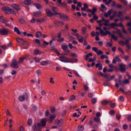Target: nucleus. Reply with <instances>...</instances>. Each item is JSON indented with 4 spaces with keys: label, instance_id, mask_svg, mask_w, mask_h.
<instances>
[{
    "label": "nucleus",
    "instance_id": "412c9836",
    "mask_svg": "<svg viewBox=\"0 0 131 131\" xmlns=\"http://www.w3.org/2000/svg\"><path fill=\"white\" fill-rule=\"evenodd\" d=\"M63 123V121L62 119L58 120L56 123L57 124L60 126H61Z\"/></svg>",
    "mask_w": 131,
    "mask_h": 131
},
{
    "label": "nucleus",
    "instance_id": "0e129e2a",
    "mask_svg": "<svg viewBox=\"0 0 131 131\" xmlns=\"http://www.w3.org/2000/svg\"><path fill=\"white\" fill-rule=\"evenodd\" d=\"M118 50L119 51H120L122 53L124 54V52L123 50H122V48L121 47H118Z\"/></svg>",
    "mask_w": 131,
    "mask_h": 131
},
{
    "label": "nucleus",
    "instance_id": "774afa93",
    "mask_svg": "<svg viewBox=\"0 0 131 131\" xmlns=\"http://www.w3.org/2000/svg\"><path fill=\"white\" fill-rule=\"evenodd\" d=\"M127 119L129 121H131V115H129L128 116Z\"/></svg>",
    "mask_w": 131,
    "mask_h": 131
},
{
    "label": "nucleus",
    "instance_id": "5fc2aeb1",
    "mask_svg": "<svg viewBox=\"0 0 131 131\" xmlns=\"http://www.w3.org/2000/svg\"><path fill=\"white\" fill-rule=\"evenodd\" d=\"M129 83V81L128 79H126L124 80L123 84H128Z\"/></svg>",
    "mask_w": 131,
    "mask_h": 131
},
{
    "label": "nucleus",
    "instance_id": "f03ea898",
    "mask_svg": "<svg viewBox=\"0 0 131 131\" xmlns=\"http://www.w3.org/2000/svg\"><path fill=\"white\" fill-rule=\"evenodd\" d=\"M18 62L16 59H13L11 63L10 64V66L14 69H17L19 66L18 64Z\"/></svg>",
    "mask_w": 131,
    "mask_h": 131
},
{
    "label": "nucleus",
    "instance_id": "c9c22d12",
    "mask_svg": "<svg viewBox=\"0 0 131 131\" xmlns=\"http://www.w3.org/2000/svg\"><path fill=\"white\" fill-rule=\"evenodd\" d=\"M97 11V8H93L92 10V14L93 15H95L94 13L96 12Z\"/></svg>",
    "mask_w": 131,
    "mask_h": 131
},
{
    "label": "nucleus",
    "instance_id": "cd10ccee",
    "mask_svg": "<svg viewBox=\"0 0 131 131\" xmlns=\"http://www.w3.org/2000/svg\"><path fill=\"white\" fill-rule=\"evenodd\" d=\"M14 31L16 32L19 35L20 34V32L19 31V29L17 27H15L14 28Z\"/></svg>",
    "mask_w": 131,
    "mask_h": 131
},
{
    "label": "nucleus",
    "instance_id": "052dcab7",
    "mask_svg": "<svg viewBox=\"0 0 131 131\" xmlns=\"http://www.w3.org/2000/svg\"><path fill=\"white\" fill-rule=\"evenodd\" d=\"M92 50L93 51L95 52L96 53L97 51V50H98V49L96 47H93L92 48Z\"/></svg>",
    "mask_w": 131,
    "mask_h": 131
},
{
    "label": "nucleus",
    "instance_id": "0eeeda50",
    "mask_svg": "<svg viewBox=\"0 0 131 131\" xmlns=\"http://www.w3.org/2000/svg\"><path fill=\"white\" fill-rule=\"evenodd\" d=\"M59 15L60 17L62 20H68L69 19L68 16L62 13H59Z\"/></svg>",
    "mask_w": 131,
    "mask_h": 131
},
{
    "label": "nucleus",
    "instance_id": "423d86ee",
    "mask_svg": "<svg viewBox=\"0 0 131 131\" xmlns=\"http://www.w3.org/2000/svg\"><path fill=\"white\" fill-rule=\"evenodd\" d=\"M2 9L3 11H4L5 13L7 14H11L12 9L8 7H3L2 8Z\"/></svg>",
    "mask_w": 131,
    "mask_h": 131
},
{
    "label": "nucleus",
    "instance_id": "1a4fd4ad",
    "mask_svg": "<svg viewBox=\"0 0 131 131\" xmlns=\"http://www.w3.org/2000/svg\"><path fill=\"white\" fill-rule=\"evenodd\" d=\"M8 32V30L5 28L0 29V34L1 35H7Z\"/></svg>",
    "mask_w": 131,
    "mask_h": 131
},
{
    "label": "nucleus",
    "instance_id": "f3484780",
    "mask_svg": "<svg viewBox=\"0 0 131 131\" xmlns=\"http://www.w3.org/2000/svg\"><path fill=\"white\" fill-rule=\"evenodd\" d=\"M69 62L74 63L77 62L78 60L76 58H72L69 59Z\"/></svg>",
    "mask_w": 131,
    "mask_h": 131
},
{
    "label": "nucleus",
    "instance_id": "8fccbe9b",
    "mask_svg": "<svg viewBox=\"0 0 131 131\" xmlns=\"http://www.w3.org/2000/svg\"><path fill=\"white\" fill-rule=\"evenodd\" d=\"M129 56H125L124 57V58L126 61H127L129 60Z\"/></svg>",
    "mask_w": 131,
    "mask_h": 131
},
{
    "label": "nucleus",
    "instance_id": "20e7f679",
    "mask_svg": "<svg viewBox=\"0 0 131 131\" xmlns=\"http://www.w3.org/2000/svg\"><path fill=\"white\" fill-rule=\"evenodd\" d=\"M116 31H113L112 32L114 34L117 33L120 37L122 39H125V38L121 33V30L120 29L117 28L116 29Z\"/></svg>",
    "mask_w": 131,
    "mask_h": 131
},
{
    "label": "nucleus",
    "instance_id": "e433bc0d",
    "mask_svg": "<svg viewBox=\"0 0 131 131\" xmlns=\"http://www.w3.org/2000/svg\"><path fill=\"white\" fill-rule=\"evenodd\" d=\"M93 120L96 123H99L100 121V118L98 117L96 118L95 117L93 119Z\"/></svg>",
    "mask_w": 131,
    "mask_h": 131
},
{
    "label": "nucleus",
    "instance_id": "680f3d73",
    "mask_svg": "<svg viewBox=\"0 0 131 131\" xmlns=\"http://www.w3.org/2000/svg\"><path fill=\"white\" fill-rule=\"evenodd\" d=\"M101 6L102 8H103L105 10H107V8L105 7V5L104 4H101Z\"/></svg>",
    "mask_w": 131,
    "mask_h": 131
},
{
    "label": "nucleus",
    "instance_id": "c756f323",
    "mask_svg": "<svg viewBox=\"0 0 131 131\" xmlns=\"http://www.w3.org/2000/svg\"><path fill=\"white\" fill-rule=\"evenodd\" d=\"M103 77L107 79V80L108 81H110V79L109 78V76L107 74H104Z\"/></svg>",
    "mask_w": 131,
    "mask_h": 131
},
{
    "label": "nucleus",
    "instance_id": "5701e85b",
    "mask_svg": "<svg viewBox=\"0 0 131 131\" xmlns=\"http://www.w3.org/2000/svg\"><path fill=\"white\" fill-rule=\"evenodd\" d=\"M32 124V120L31 118L28 119L27 121V124L29 126H31Z\"/></svg>",
    "mask_w": 131,
    "mask_h": 131
},
{
    "label": "nucleus",
    "instance_id": "f8f14e48",
    "mask_svg": "<svg viewBox=\"0 0 131 131\" xmlns=\"http://www.w3.org/2000/svg\"><path fill=\"white\" fill-rule=\"evenodd\" d=\"M46 12L47 14V16L49 17H51L52 16L54 15V14L52 13L48 8L46 9Z\"/></svg>",
    "mask_w": 131,
    "mask_h": 131
},
{
    "label": "nucleus",
    "instance_id": "9d476101",
    "mask_svg": "<svg viewBox=\"0 0 131 131\" xmlns=\"http://www.w3.org/2000/svg\"><path fill=\"white\" fill-rule=\"evenodd\" d=\"M47 119L46 118H44L42 119L40 121V125L41 126L44 127L46 124V121Z\"/></svg>",
    "mask_w": 131,
    "mask_h": 131
},
{
    "label": "nucleus",
    "instance_id": "f257e3e1",
    "mask_svg": "<svg viewBox=\"0 0 131 131\" xmlns=\"http://www.w3.org/2000/svg\"><path fill=\"white\" fill-rule=\"evenodd\" d=\"M96 30H100V33L102 36H106L108 34H111V32L109 31H106V32L102 29V28L100 27H97L96 28Z\"/></svg>",
    "mask_w": 131,
    "mask_h": 131
},
{
    "label": "nucleus",
    "instance_id": "6e6d98bb",
    "mask_svg": "<svg viewBox=\"0 0 131 131\" xmlns=\"http://www.w3.org/2000/svg\"><path fill=\"white\" fill-rule=\"evenodd\" d=\"M34 60L36 62H39L40 61V60L39 58L37 57H35Z\"/></svg>",
    "mask_w": 131,
    "mask_h": 131
},
{
    "label": "nucleus",
    "instance_id": "3c124183",
    "mask_svg": "<svg viewBox=\"0 0 131 131\" xmlns=\"http://www.w3.org/2000/svg\"><path fill=\"white\" fill-rule=\"evenodd\" d=\"M105 18L104 17H103L101 20H97V23H101L102 21H104L105 20Z\"/></svg>",
    "mask_w": 131,
    "mask_h": 131
},
{
    "label": "nucleus",
    "instance_id": "473e14b6",
    "mask_svg": "<svg viewBox=\"0 0 131 131\" xmlns=\"http://www.w3.org/2000/svg\"><path fill=\"white\" fill-rule=\"evenodd\" d=\"M91 101L93 104H95L97 101V99L95 98H93L92 99Z\"/></svg>",
    "mask_w": 131,
    "mask_h": 131
},
{
    "label": "nucleus",
    "instance_id": "de8ad7c7",
    "mask_svg": "<svg viewBox=\"0 0 131 131\" xmlns=\"http://www.w3.org/2000/svg\"><path fill=\"white\" fill-rule=\"evenodd\" d=\"M116 7L118 9H121L122 7V5L118 4L116 5Z\"/></svg>",
    "mask_w": 131,
    "mask_h": 131
},
{
    "label": "nucleus",
    "instance_id": "aec40b11",
    "mask_svg": "<svg viewBox=\"0 0 131 131\" xmlns=\"http://www.w3.org/2000/svg\"><path fill=\"white\" fill-rule=\"evenodd\" d=\"M92 56V53H89L85 56V59L86 60H87L88 58L90 56Z\"/></svg>",
    "mask_w": 131,
    "mask_h": 131
},
{
    "label": "nucleus",
    "instance_id": "72a5a7b5",
    "mask_svg": "<svg viewBox=\"0 0 131 131\" xmlns=\"http://www.w3.org/2000/svg\"><path fill=\"white\" fill-rule=\"evenodd\" d=\"M61 47L62 49L64 50H66L68 49V46L67 45H62L61 46Z\"/></svg>",
    "mask_w": 131,
    "mask_h": 131
},
{
    "label": "nucleus",
    "instance_id": "603ef678",
    "mask_svg": "<svg viewBox=\"0 0 131 131\" xmlns=\"http://www.w3.org/2000/svg\"><path fill=\"white\" fill-rule=\"evenodd\" d=\"M0 21L2 22L4 24L7 23L8 21L7 20H6L4 19H2L1 21Z\"/></svg>",
    "mask_w": 131,
    "mask_h": 131
},
{
    "label": "nucleus",
    "instance_id": "ea45409f",
    "mask_svg": "<svg viewBox=\"0 0 131 131\" xmlns=\"http://www.w3.org/2000/svg\"><path fill=\"white\" fill-rule=\"evenodd\" d=\"M55 108L53 106L50 107V111L52 113H53L55 111Z\"/></svg>",
    "mask_w": 131,
    "mask_h": 131
},
{
    "label": "nucleus",
    "instance_id": "c85d7f7f",
    "mask_svg": "<svg viewBox=\"0 0 131 131\" xmlns=\"http://www.w3.org/2000/svg\"><path fill=\"white\" fill-rule=\"evenodd\" d=\"M34 5L38 9H39L41 8V5L38 3H34Z\"/></svg>",
    "mask_w": 131,
    "mask_h": 131
},
{
    "label": "nucleus",
    "instance_id": "7c9ffc66",
    "mask_svg": "<svg viewBox=\"0 0 131 131\" xmlns=\"http://www.w3.org/2000/svg\"><path fill=\"white\" fill-rule=\"evenodd\" d=\"M31 1L30 0H25L24 1V4L27 5H29L31 3Z\"/></svg>",
    "mask_w": 131,
    "mask_h": 131
},
{
    "label": "nucleus",
    "instance_id": "49530a36",
    "mask_svg": "<svg viewBox=\"0 0 131 131\" xmlns=\"http://www.w3.org/2000/svg\"><path fill=\"white\" fill-rule=\"evenodd\" d=\"M23 59H22V57H21L20 58L19 61L18 62V63L21 64L23 62Z\"/></svg>",
    "mask_w": 131,
    "mask_h": 131
},
{
    "label": "nucleus",
    "instance_id": "6e6552de",
    "mask_svg": "<svg viewBox=\"0 0 131 131\" xmlns=\"http://www.w3.org/2000/svg\"><path fill=\"white\" fill-rule=\"evenodd\" d=\"M119 66L120 67L119 70L121 72L123 73L125 71L126 66L125 64L123 63L120 64H119Z\"/></svg>",
    "mask_w": 131,
    "mask_h": 131
},
{
    "label": "nucleus",
    "instance_id": "58836bf2",
    "mask_svg": "<svg viewBox=\"0 0 131 131\" xmlns=\"http://www.w3.org/2000/svg\"><path fill=\"white\" fill-rule=\"evenodd\" d=\"M109 35L111 36V37L112 38L114 39L115 40L117 41V37L115 36L114 34H111Z\"/></svg>",
    "mask_w": 131,
    "mask_h": 131
},
{
    "label": "nucleus",
    "instance_id": "bf43d9fd",
    "mask_svg": "<svg viewBox=\"0 0 131 131\" xmlns=\"http://www.w3.org/2000/svg\"><path fill=\"white\" fill-rule=\"evenodd\" d=\"M128 128V126L127 124H124L123 126V129L124 130Z\"/></svg>",
    "mask_w": 131,
    "mask_h": 131
},
{
    "label": "nucleus",
    "instance_id": "a19ab883",
    "mask_svg": "<svg viewBox=\"0 0 131 131\" xmlns=\"http://www.w3.org/2000/svg\"><path fill=\"white\" fill-rule=\"evenodd\" d=\"M104 105H107L108 104V102L106 100H104L101 102Z\"/></svg>",
    "mask_w": 131,
    "mask_h": 131
},
{
    "label": "nucleus",
    "instance_id": "864d4df0",
    "mask_svg": "<svg viewBox=\"0 0 131 131\" xmlns=\"http://www.w3.org/2000/svg\"><path fill=\"white\" fill-rule=\"evenodd\" d=\"M118 43L122 46H123L125 44V42L122 41H119L118 42Z\"/></svg>",
    "mask_w": 131,
    "mask_h": 131
},
{
    "label": "nucleus",
    "instance_id": "6ab92c4d",
    "mask_svg": "<svg viewBox=\"0 0 131 131\" xmlns=\"http://www.w3.org/2000/svg\"><path fill=\"white\" fill-rule=\"evenodd\" d=\"M60 6L63 7L64 8H66L68 7V6L66 2L64 1L62 3Z\"/></svg>",
    "mask_w": 131,
    "mask_h": 131
},
{
    "label": "nucleus",
    "instance_id": "e2e57ef3",
    "mask_svg": "<svg viewBox=\"0 0 131 131\" xmlns=\"http://www.w3.org/2000/svg\"><path fill=\"white\" fill-rule=\"evenodd\" d=\"M64 51L66 52V53L65 54L66 55L70 53V51L69 50L68 48L66 50H64Z\"/></svg>",
    "mask_w": 131,
    "mask_h": 131
},
{
    "label": "nucleus",
    "instance_id": "a18cd8bd",
    "mask_svg": "<svg viewBox=\"0 0 131 131\" xmlns=\"http://www.w3.org/2000/svg\"><path fill=\"white\" fill-rule=\"evenodd\" d=\"M118 58L119 56H116L115 57V59L116 61L118 62H120L121 61V60L120 59H119Z\"/></svg>",
    "mask_w": 131,
    "mask_h": 131
},
{
    "label": "nucleus",
    "instance_id": "37998d69",
    "mask_svg": "<svg viewBox=\"0 0 131 131\" xmlns=\"http://www.w3.org/2000/svg\"><path fill=\"white\" fill-rule=\"evenodd\" d=\"M19 23L21 24H24L25 23V21L23 19H19Z\"/></svg>",
    "mask_w": 131,
    "mask_h": 131
},
{
    "label": "nucleus",
    "instance_id": "4468645a",
    "mask_svg": "<svg viewBox=\"0 0 131 131\" xmlns=\"http://www.w3.org/2000/svg\"><path fill=\"white\" fill-rule=\"evenodd\" d=\"M12 6L17 11L21 9V7L19 5L16 4H12Z\"/></svg>",
    "mask_w": 131,
    "mask_h": 131
},
{
    "label": "nucleus",
    "instance_id": "2f4dec72",
    "mask_svg": "<svg viewBox=\"0 0 131 131\" xmlns=\"http://www.w3.org/2000/svg\"><path fill=\"white\" fill-rule=\"evenodd\" d=\"M39 53V50L37 49H36L34 51L33 53L35 55H37Z\"/></svg>",
    "mask_w": 131,
    "mask_h": 131
},
{
    "label": "nucleus",
    "instance_id": "4c0bfd02",
    "mask_svg": "<svg viewBox=\"0 0 131 131\" xmlns=\"http://www.w3.org/2000/svg\"><path fill=\"white\" fill-rule=\"evenodd\" d=\"M96 53L98 56H100L101 54H103V52L102 50H99L97 51L96 52Z\"/></svg>",
    "mask_w": 131,
    "mask_h": 131
},
{
    "label": "nucleus",
    "instance_id": "4d7b16f0",
    "mask_svg": "<svg viewBox=\"0 0 131 131\" xmlns=\"http://www.w3.org/2000/svg\"><path fill=\"white\" fill-rule=\"evenodd\" d=\"M119 100L121 101H123L124 100V98L123 96H121L119 98Z\"/></svg>",
    "mask_w": 131,
    "mask_h": 131
},
{
    "label": "nucleus",
    "instance_id": "a878e982",
    "mask_svg": "<svg viewBox=\"0 0 131 131\" xmlns=\"http://www.w3.org/2000/svg\"><path fill=\"white\" fill-rule=\"evenodd\" d=\"M84 127L83 125L78 126V129L79 131H82L84 129Z\"/></svg>",
    "mask_w": 131,
    "mask_h": 131
},
{
    "label": "nucleus",
    "instance_id": "c03bdc74",
    "mask_svg": "<svg viewBox=\"0 0 131 131\" xmlns=\"http://www.w3.org/2000/svg\"><path fill=\"white\" fill-rule=\"evenodd\" d=\"M56 114H54L53 115L51 116L50 117L49 119L52 120H53L56 117Z\"/></svg>",
    "mask_w": 131,
    "mask_h": 131
},
{
    "label": "nucleus",
    "instance_id": "ddd939ff",
    "mask_svg": "<svg viewBox=\"0 0 131 131\" xmlns=\"http://www.w3.org/2000/svg\"><path fill=\"white\" fill-rule=\"evenodd\" d=\"M58 10V8L56 7H53L51 10V11L54 13V15H58L59 13L57 12V11Z\"/></svg>",
    "mask_w": 131,
    "mask_h": 131
},
{
    "label": "nucleus",
    "instance_id": "dca6fc26",
    "mask_svg": "<svg viewBox=\"0 0 131 131\" xmlns=\"http://www.w3.org/2000/svg\"><path fill=\"white\" fill-rule=\"evenodd\" d=\"M46 19H47L45 17H44L43 18H40V19H38L37 20V21L40 23H42L45 21Z\"/></svg>",
    "mask_w": 131,
    "mask_h": 131
},
{
    "label": "nucleus",
    "instance_id": "393cba45",
    "mask_svg": "<svg viewBox=\"0 0 131 131\" xmlns=\"http://www.w3.org/2000/svg\"><path fill=\"white\" fill-rule=\"evenodd\" d=\"M42 36V34L40 32L38 31L36 32V38H38L39 37Z\"/></svg>",
    "mask_w": 131,
    "mask_h": 131
},
{
    "label": "nucleus",
    "instance_id": "69168bd1",
    "mask_svg": "<svg viewBox=\"0 0 131 131\" xmlns=\"http://www.w3.org/2000/svg\"><path fill=\"white\" fill-rule=\"evenodd\" d=\"M126 44V47L128 48V49L129 50H130L131 49V47L130 46V44L128 43L127 44Z\"/></svg>",
    "mask_w": 131,
    "mask_h": 131
},
{
    "label": "nucleus",
    "instance_id": "f704fd0d",
    "mask_svg": "<svg viewBox=\"0 0 131 131\" xmlns=\"http://www.w3.org/2000/svg\"><path fill=\"white\" fill-rule=\"evenodd\" d=\"M62 0H57V2L56 3L57 5L59 6H60L62 3L61 1Z\"/></svg>",
    "mask_w": 131,
    "mask_h": 131
},
{
    "label": "nucleus",
    "instance_id": "9b49d317",
    "mask_svg": "<svg viewBox=\"0 0 131 131\" xmlns=\"http://www.w3.org/2000/svg\"><path fill=\"white\" fill-rule=\"evenodd\" d=\"M59 58L60 59V60L62 62H69V59L66 57L62 56L60 57Z\"/></svg>",
    "mask_w": 131,
    "mask_h": 131
},
{
    "label": "nucleus",
    "instance_id": "bb28decb",
    "mask_svg": "<svg viewBox=\"0 0 131 131\" xmlns=\"http://www.w3.org/2000/svg\"><path fill=\"white\" fill-rule=\"evenodd\" d=\"M48 63V61H44L41 62L40 64L42 66H45L47 65Z\"/></svg>",
    "mask_w": 131,
    "mask_h": 131
},
{
    "label": "nucleus",
    "instance_id": "7ed1b4c3",
    "mask_svg": "<svg viewBox=\"0 0 131 131\" xmlns=\"http://www.w3.org/2000/svg\"><path fill=\"white\" fill-rule=\"evenodd\" d=\"M41 126H40V124L38 122L37 123V126H36V124H34L32 127L33 130L36 131H41V129L40 128Z\"/></svg>",
    "mask_w": 131,
    "mask_h": 131
},
{
    "label": "nucleus",
    "instance_id": "09e8293b",
    "mask_svg": "<svg viewBox=\"0 0 131 131\" xmlns=\"http://www.w3.org/2000/svg\"><path fill=\"white\" fill-rule=\"evenodd\" d=\"M70 56L73 57H76L77 56V54L75 53H72Z\"/></svg>",
    "mask_w": 131,
    "mask_h": 131
},
{
    "label": "nucleus",
    "instance_id": "2eb2a0df",
    "mask_svg": "<svg viewBox=\"0 0 131 131\" xmlns=\"http://www.w3.org/2000/svg\"><path fill=\"white\" fill-rule=\"evenodd\" d=\"M34 16L36 17H40L42 16L41 13L40 12H36L33 13Z\"/></svg>",
    "mask_w": 131,
    "mask_h": 131
},
{
    "label": "nucleus",
    "instance_id": "b1692460",
    "mask_svg": "<svg viewBox=\"0 0 131 131\" xmlns=\"http://www.w3.org/2000/svg\"><path fill=\"white\" fill-rule=\"evenodd\" d=\"M75 98L76 96L75 95H72L70 96L69 101H72L75 100Z\"/></svg>",
    "mask_w": 131,
    "mask_h": 131
},
{
    "label": "nucleus",
    "instance_id": "79ce46f5",
    "mask_svg": "<svg viewBox=\"0 0 131 131\" xmlns=\"http://www.w3.org/2000/svg\"><path fill=\"white\" fill-rule=\"evenodd\" d=\"M82 29L83 34L86 33V28L85 27H83L82 28Z\"/></svg>",
    "mask_w": 131,
    "mask_h": 131
},
{
    "label": "nucleus",
    "instance_id": "13d9d810",
    "mask_svg": "<svg viewBox=\"0 0 131 131\" xmlns=\"http://www.w3.org/2000/svg\"><path fill=\"white\" fill-rule=\"evenodd\" d=\"M6 115L8 116H12L10 114V112L8 109H7L6 110Z\"/></svg>",
    "mask_w": 131,
    "mask_h": 131
},
{
    "label": "nucleus",
    "instance_id": "4be33fe9",
    "mask_svg": "<svg viewBox=\"0 0 131 131\" xmlns=\"http://www.w3.org/2000/svg\"><path fill=\"white\" fill-rule=\"evenodd\" d=\"M126 37L128 38V39H125V41H126V42H125V44L129 43H128V42L131 40V38L128 35V36L127 37Z\"/></svg>",
    "mask_w": 131,
    "mask_h": 131
},
{
    "label": "nucleus",
    "instance_id": "39448f33",
    "mask_svg": "<svg viewBox=\"0 0 131 131\" xmlns=\"http://www.w3.org/2000/svg\"><path fill=\"white\" fill-rule=\"evenodd\" d=\"M28 95L26 93H25L23 95L19 96L18 99L20 101L23 102L25 100V99L27 100L28 99Z\"/></svg>",
    "mask_w": 131,
    "mask_h": 131
},
{
    "label": "nucleus",
    "instance_id": "338daca9",
    "mask_svg": "<svg viewBox=\"0 0 131 131\" xmlns=\"http://www.w3.org/2000/svg\"><path fill=\"white\" fill-rule=\"evenodd\" d=\"M125 5H126L127 4V1L125 0H119Z\"/></svg>",
    "mask_w": 131,
    "mask_h": 131
},
{
    "label": "nucleus",
    "instance_id": "a211bd4d",
    "mask_svg": "<svg viewBox=\"0 0 131 131\" xmlns=\"http://www.w3.org/2000/svg\"><path fill=\"white\" fill-rule=\"evenodd\" d=\"M110 26L112 28L115 29L114 26L118 27V24L116 23H112L110 24Z\"/></svg>",
    "mask_w": 131,
    "mask_h": 131
}]
</instances>
